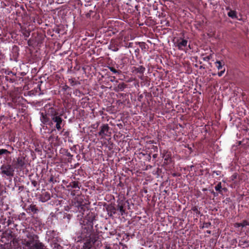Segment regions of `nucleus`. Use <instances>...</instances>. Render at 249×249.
Listing matches in <instances>:
<instances>
[{
    "instance_id": "f257e3e1",
    "label": "nucleus",
    "mask_w": 249,
    "mask_h": 249,
    "mask_svg": "<svg viewBox=\"0 0 249 249\" xmlns=\"http://www.w3.org/2000/svg\"><path fill=\"white\" fill-rule=\"evenodd\" d=\"M88 213L84 217H81L79 224L81 229L77 233V237L79 241H85L84 243V249H95L93 246L101 244L99 239L98 231L93 230V221L95 220L96 215L94 213L87 211Z\"/></svg>"
},
{
    "instance_id": "f03ea898",
    "label": "nucleus",
    "mask_w": 249,
    "mask_h": 249,
    "mask_svg": "<svg viewBox=\"0 0 249 249\" xmlns=\"http://www.w3.org/2000/svg\"><path fill=\"white\" fill-rule=\"evenodd\" d=\"M25 249H48L39 240V237L33 232L26 231L21 240Z\"/></svg>"
},
{
    "instance_id": "7ed1b4c3",
    "label": "nucleus",
    "mask_w": 249,
    "mask_h": 249,
    "mask_svg": "<svg viewBox=\"0 0 249 249\" xmlns=\"http://www.w3.org/2000/svg\"><path fill=\"white\" fill-rule=\"evenodd\" d=\"M48 114L51 117L49 125L55 124L54 127L58 131L61 130L65 124V121L62 118V114L56 107L49 106Z\"/></svg>"
},
{
    "instance_id": "20e7f679",
    "label": "nucleus",
    "mask_w": 249,
    "mask_h": 249,
    "mask_svg": "<svg viewBox=\"0 0 249 249\" xmlns=\"http://www.w3.org/2000/svg\"><path fill=\"white\" fill-rule=\"evenodd\" d=\"M15 168L10 163H4L0 167L2 177L7 179H12L15 174Z\"/></svg>"
},
{
    "instance_id": "39448f33",
    "label": "nucleus",
    "mask_w": 249,
    "mask_h": 249,
    "mask_svg": "<svg viewBox=\"0 0 249 249\" xmlns=\"http://www.w3.org/2000/svg\"><path fill=\"white\" fill-rule=\"evenodd\" d=\"M161 157L164 159L163 164L168 165L173 162L171 153L167 150H160Z\"/></svg>"
},
{
    "instance_id": "423d86ee",
    "label": "nucleus",
    "mask_w": 249,
    "mask_h": 249,
    "mask_svg": "<svg viewBox=\"0 0 249 249\" xmlns=\"http://www.w3.org/2000/svg\"><path fill=\"white\" fill-rule=\"evenodd\" d=\"M110 127L108 124H103L100 127V130L98 132V135L102 138L109 137L111 135V132L109 131Z\"/></svg>"
},
{
    "instance_id": "0eeeda50",
    "label": "nucleus",
    "mask_w": 249,
    "mask_h": 249,
    "mask_svg": "<svg viewBox=\"0 0 249 249\" xmlns=\"http://www.w3.org/2000/svg\"><path fill=\"white\" fill-rule=\"evenodd\" d=\"M48 106H46L45 107V112H42L40 113V121L42 124H50V121H51V117L48 114Z\"/></svg>"
},
{
    "instance_id": "6e6552de",
    "label": "nucleus",
    "mask_w": 249,
    "mask_h": 249,
    "mask_svg": "<svg viewBox=\"0 0 249 249\" xmlns=\"http://www.w3.org/2000/svg\"><path fill=\"white\" fill-rule=\"evenodd\" d=\"M149 149V147H146L145 149H142V151L139 153L140 158H144V160L150 162L151 160V153H148L147 149Z\"/></svg>"
},
{
    "instance_id": "1a4fd4ad",
    "label": "nucleus",
    "mask_w": 249,
    "mask_h": 249,
    "mask_svg": "<svg viewBox=\"0 0 249 249\" xmlns=\"http://www.w3.org/2000/svg\"><path fill=\"white\" fill-rule=\"evenodd\" d=\"M188 40L183 38H179L177 42V46L179 50L185 51L184 48L187 46Z\"/></svg>"
},
{
    "instance_id": "9d476101",
    "label": "nucleus",
    "mask_w": 249,
    "mask_h": 249,
    "mask_svg": "<svg viewBox=\"0 0 249 249\" xmlns=\"http://www.w3.org/2000/svg\"><path fill=\"white\" fill-rule=\"evenodd\" d=\"M25 158L22 157H19L17 159L16 168L23 169L25 165Z\"/></svg>"
},
{
    "instance_id": "9b49d317",
    "label": "nucleus",
    "mask_w": 249,
    "mask_h": 249,
    "mask_svg": "<svg viewBox=\"0 0 249 249\" xmlns=\"http://www.w3.org/2000/svg\"><path fill=\"white\" fill-rule=\"evenodd\" d=\"M40 200L42 202H45L51 199L50 193L48 192H42L39 197Z\"/></svg>"
},
{
    "instance_id": "f8f14e48",
    "label": "nucleus",
    "mask_w": 249,
    "mask_h": 249,
    "mask_svg": "<svg viewBox=\"0 0 249 249\" xmlns=\"http://www.w3.org/2000/svg\"><path fill=\"white\" fill-rule=\"evenodd\" d=\"M127 87L124 83H119L116 87H114V90L116 92L123 91Z\"/></svg>"
},
{
    "instance_id": "ddd939ff",
    "label": "nucleus",
    "mask_w": 249,
    "mask_h": 249,
    "mask_svg": "<svg viewBox=\"0 0 249 249\" xmlns=\"http://www.w3.org/2000/svg\"><path fill=\"white\" fill-rule=\"evenodd\" d=\"M247 226H249V222L246 220H243L241 223H235L233 224V226L235 228H244Z\"/></svg>"
},
{
    "instance_id": "4468645a",
    "label": "nucleus",
    "mask_w": 249,
    "mask_h": 249,
    "mask_svg": "<svg viewBox=\"0 0 249 249\" xmlns=\"http://www.w3.org/2000/svg\"><path fill=\"white\" fill-rule=\"evenodd\" d=\"M26 211L28 213H37L38 211L36 205L31 204L27 209Z\"/></svg>"
},
{
    "instance_id": "2eb2a0df",
    "label": "nucleus",
    "mask_w": 249,
    "mask_h": 249,
    "mask_svg": "<svg viewBox=\"0 0 249 249\" xmlns=\"http://www.w3.org/2000/svg\"><path fill=\"white\" fill-rule=\"evenodd\" d=\"M125 203L124 202H120L117 205V210H119L121 213V215H123L125 213V209H124Z\"/></svg>"
},
{
    "instance_id": "dca6fc26",
    "label": "nucleus",
    "mask_w": 249,
    "mask_h": 249,
    "mask_svg": "<svg viewBox=\"0 0 249 249\" xmlns=\"http://www.w3.org/2000/svg\"><path fill=\"white\" fill-rule=\"evenodd\" d=\"M80 183L78 181H71V182L67 186V187H71L72 188H75V189H80L81 185H80Z\"/></svg>"
},
{
    "instance_id": "f3484780",
    "label": "nucleus",
    "mask_w": 249,
    "mask_h": 249,
    "mask_svg": "<svg viewBox=\"0 0 249 249\" xmlns=\"http://www.w3.org/2000/svg\"><path fill=\"white\" fill-rule=\"evenodd\" d=\"M237 12L235 10H230V11H229L227 13V15L229 17L231 18L232 19H237L238 20H240V19L238 18V17L237 15Z\"/></svg>"
},
{
    "instance_id": "a211bd4d",
    "label": "nucleus",
    "mask_w": 249,
    "mask_h": 249,
    "mask_svg": "<svg viewBox=\"0 0 249 249\" xmlns=\"http://www.w3.org/2000/svg\"><path fill=\"white\" fill-rule=\"evenodd\" d=\"M77 209L79 213H80V214H78L77 215L78 217H83L84 213L83 212L85 211V206L84 205H80L78 206L77 207Z\"/></svg>"
},
{
    "instance_id": "6ab92c4d",
    "label": "nucleus",
    "mask_w": 249,
    "mask_h": 249,
    "mask_svg": "<svg viewBox=\"0 0 249 249\" xmlns=\"http://www.w3.org/2000/svg\"><path fill=\"white\" fill-rule=\"evenodd\" d=\"M145 68L142 66H140L138 67L135 68V71L137 73H139L141 74H143L145 71Z\"/></svg>"
},
{
    "instance_id": "aec40b11",
    "label": "nucleus",
    "mask_w": 249,
    "mask_h": 249,
    "mask_svg": "<svg viewBox=\"0 0 249 249\" xmlns=\"http://www.w3.org/2000/svg\"><path fill=\"white\" fill-rule=\"evenodd\" d=\"M215 64L216 67L217 68V69L218 70H221L223 69V68H224L223 67V66L224 65V62L222 63L220 61L217 60L215 62Z\"/></svg>"
},
{
    "instance_id": "412c9836",
    "label": "nucleus",
    "mask_w": 249,
    "mask_h": 249,
    "mask_svg": "<svg viewBox=\"0 0 249 249\" xmlns=\"http://www.w3.org/2000/svg\"><path fill=\"white\" fill-rule=\"evenodd\" d=\"M215 190L218 192V193L222 194V184L221 182H219L214 187Z\"/></svg>"
},
{
    "instance_id": "4be33fe9",
    "label": "nucleus",
    "mask_w": 249,
    "mask_h": 249,
    "mask_svg": "<svg viewBox=\"0 0 249 249\" xmlns=\"http://www.w3.org/2000/svg\"><path fill=\"white\" fill-rule=\"evenodd\" d=\"M11 154V152L5 149H0V158H1L2 155H5L6 156L9 155Z\"/></svg>"
},
{
    "instance_id": "5701e85b",
    "label": "nucleus",
    "mask_w": 249,
    "mask_h": 249,
    "mask_svg": "<svg viewBox=\"0 0 249 249\" xmlns=\"http://www.w3.org/2000/svg\"><path fill=\"white\" fill-rule=\"evenodd\" d=\"M191 210L193 211L194 212L196 213L197 216H198L201 213L200 211L198 210V207L196 206L192 207L191 208Z\"/></svg>"
},
{
    "instance_id": "b1692460",
    "label": "nucleus",
    "mask_w": 249,
    "mask_h": 249,
    "mask_svg": "<svg viewBox=\"0 0 249 249\" xmlns=\"http://www.w3.org/2000/svg\"><path fill=\"white\" fill-rule=\"evenodd\" d=\"M71 195L73 196H79L80 195V189H77L71 191Z\"/></svg>"
},
{
    "instance_id": "393cba45",
    "label": "nucleus",
    "mask_w": 249,
    "mask_h": 249,
    "mask_svg": "<svg viewBox=\"0 0 249 249\" xmlns=\"http://www.w3.org/2000/svg\"><path fill=\"white\" fill-rule=\"evenodd\" d=\"M108 69L109 70L112 71L113 73L116 74V73H120L121 72V71L119 70H117L113 67H108Z\"/></svg>"
},
{
    "instance_id": "a878e982",
    "label": "nucleus",
    "mask_w": 249,
    "mask_h": 249,
    "mask_svg": "<svg viewBox=\"0 0 249 249\" xmlns=\"http://www.w3.org/2000/svg\"><path fill=\"white\" fill-rule=\"evenodd\" d=\"M116 210H117V208L114 206H111L109 208V210H108V211H109L110 213H111V214H115L116 213Z\"/></svg>"
},
{
    "instance_id": "bb28decb",
    "label": "nucleus",
    "mask_w": 249,
    "mask_h": 249,
    "mask_svg": "<svg viewBox=\"0 0 249 249\" xmlns=\"http://www.w3.org/2000/svg\"><path fill=\"white\" fill-rule=\"evenodd\" d=\"M110 49L114 52H117L119 50V48L115 44H112L110 45Z\"/></svg>"
},
{
    "instance_id": "cd10ccee",
    "label": "nucleus",
    "mask_w": 249,
    "mask_h": 249,
    "mask_svg": "<svg viewBox=\"0 0 249 249\" xmlns=\"http://www.w3.org/2000/svg\"><path fill=\"white\" fill-rule=\"evenodd\" d=\"M61 133L63 134V136L65 138H69L70 133L68 131H64V130L62 131Z\"/></svg>"
},
{
    "instance_id": "c85d7f7f",
    "label": "nucleus",
    "mask_w": 249,
    "mask_h": 249,
    "mask_svg": "<svg viewBox=\"0 0 249 249\" xmlns=\"http://www.w3.org/2000/svg\"><path fill=\"white\" fill-rule=\"evenodd\" d=\"M211 226V223L209 222H204L203 225L202 226L201 228L203 229L204 228H208L210 226Z\"/></svg>"
},
{
    "instance_id": "c756f323",
    "label": "nucleus",
    "mask_w": 249,
    "mask_h": 249,
    "mask_svg": "<svg viewBox=\"0 0 249 249\" xmlns=\"http://www.w3.org/2000/svg\"><path fill=\"white\" fill-rule=\"evenodd\" d=\"M14 222V220H13V218H9L7 221H6V226H10L11 224L13 223Z\"/></svg>"
},
{
    "instance_id": "7c9ffc66",
    "label": "nucleus",
    "mask_w": 249,
    "mask_h": 249,
    "mask_svg": "<svg viewBox=\"0 0 249 249\" xmlns=\"http://www.w3.org/2000/svg\"><path fill=\"white\" fill-rule=\"evenodd\" d=\"M69 82L70 83L71 86H73L76 84V82L73 79H69Z\"/></svg>"
},
{
    "instance_id": "2f4dec72",
    "label": "nucleus",
    "mask_w": 249,
    "mask_h": 249,
    "mask_svg": "<svg viewBox=\"0 0 249 249\" xmlns=\"http://www.w3.org/2000/svg\"><path fill=\"white\" fill-rule=\"evenodd\" d=\"M69 89H70V88L67 85H65L62 87V90L64 91H66Z\"/></svg>"
},
{
    "instance_id": "473e14b6",
    "label": "nucleus",
    "mask_w": 249,
    "mask_h": 249,
    "mask_svg": "<svg viewBox=\"0 0 249 249\" xmlns=\"http://www.w3.org/2000/svg\"><path fill=\"white\" fill-rule=\"evenodd\" d=\"M225 71V68H223V69L221 70L220 71L218 72V75L219 77H221L224 74Z\"/></svg>"
},
{
    "instance_id": "72a5a7b5",
    "label": "nucleus",
    "mask_w": 249,
    "mask_h": 249,
    "mask_svg": "<svg viewBox=\"0 0 249 249\" xmlns=\"http://www.w3.org/2000/svg\"><path fill=\"white\" fill-rule=\"evenodd\" d=\"M150 149H153L154 152H158V148L157 146L152 145Z\"/></svg>"
},
{
    "instance_id": "f704fd0d",
    "label": "nucleus",
    "mask_w": 249,
    "mask_h": 249,
    "mask_svg": "<svg viewBox=\"0 0 249 249\" xmlns=\"http://www.w3.org/2000/svg\"><path fill=\"white\" fill-rule=\"evenodd\" d=\"M65 155L71 159L73 157V155L71 154L70 152L68 151V150H67L65 152Z\"/></svg>"
},
{
    "instance_id": "c9c22d12",
    "label": "nucleus",
    "mask_w": 249,
    "mask_h": 249,
    "mask_svg": "<svg viewBox=\"0 0 249 249\" xmlns=\"http://www.w3.org/2000/svg\"><path fill=\"white\" fill-rule=\"evenodd\" d=\"M212 57L211 55H208L205 57L203 58V60L206 61H208Z\"/></svg>"
},
{
    "instance_id": "e433bc0d",
    "label": "nucleus",
    "mask_w": 249,
    "mask_h": 249,
    "mask_svg": "<svg viewBox=\"0 0 249 249\" xmlns=\"http://www.w3.org/2000/svg\"><path fill=\"white\" fill-rule=\"evenodd\" d=\"M30 35V32L29 31H26L23 33V35L25 37H29Z\"/></svg>"
},
{
    "instance_id": "4c0bfd02",
    "label": "nucleus",
    "mask_w": 249,
    "mask_h": 249,
    "mask_svg": "<svg viewBox=\"0 0 249 249\" xmlns=\"http://www.w3.org/2000/svg\"><path fill=\"white\" fill-rule=\"evenodd\" d=\"M31 183L35 187H36L37 186V182L36 181V180H32L31 181Z\"/></svg>"
},
{
    "instance_id": "58836bf2",
    "label": "nucleus",
    "mask_w": 249,
    "mask_h": 249,
    "mask_svg": "<svg viewBox=\"0 0 249 249\" xmlns=\"http://www.w3.org/2000/svg\"><path fill=\"white\" fill-rule=\"evenodd\" d=\"M228 191V189L226 187H222V194L223 195V192H227Z\"/></svg>"
},
{
    "instance_id": "ea45409f",
    "label": "nucleus",
    "mask_w": 249,
    "mask_h": 249,
    "mask_svg": "<svg viewBox=\"0 0 249 249\" xmlns=\"http://www.w3.org/2000/svg\"><path fill=\"white\" fill-rule=\"evenodd\" d=\"M116 232L117 231L116 230H113L112 231L109 232V234L110 235H114L116 233Z\"/></svg>"
},
{
    "instance_id": "a19ab883",
    "label": "nucleus",
    "mask_w": 249,
    "mask_h": 249,
    "mask_svg": "<svg viewBox=\"0 0 249 249\" xmlns=\"http://www.w3.org/2000/svg\"><path fill=\"white\" fill-rule=\"evenodd\" d=\"M54 178L53 175H52L49 178V181L50 182H53Z\"/></svg>"
},
{
    "instance_id": "79ce46f5",
    "label": "nucleus",
    "mask_w": 249,
    "mask_h": 249,
    "mask_svg": "<svg viewBox=\"0 0 249 249\" xmlns=\"http://www.w3.org/2000/svg\"><path fill=\"white\" fill-rule=\"evenodd\" d=\"M5 73L10 75V74H12L13 75H15V74H14V73L12 71H8L7 72H5Z\"/></svg>"
},
{
    "instance_id": "37998d69",
    "label": "nucleus",
    "mask_w": 249,
    "mask_h": 249,
    "mask_svg": "<svg viewBox=\"0 0 249 249\" xmlns=\"http://www.w3.org/2000/svg\"><path fill=\"white\" fill-rule=\"evenodd\" d=\"M212 194H213L214 196H217L218 195L217 193H215L214 191H212Z\"/></svg>"
},
{
    "instance_id": "c03bdc74",
    "label": "nucleus",
    "mask_w": 249,
    "mask_h": 249,
    "mask_svg": "<svg viewBox=\"0 0 249 249\" xmlns=\"http://www.w3.org/2000/svg\"><path fill=\"white\" fill-rule=\"evenodd\" d=\"M246 242L245 241H239V246H241V245H243L244 244V243H245Z\"/></svg>"
},
{
    "instance_id": "a18cd8bd",
    "label": "nucleus",
    "mask_w": 249,
    "mask_h": 249,
    "mask_svg": "<svg viewBox=\"0 0 249 249\" xmlns=\"http://www.w3.org/2000/svg\"><path fill=\"white\" fill-rule=\"evenodd\" d=\"M152 157L154 159H156L158 157V154L156 153L153 154Z\"/></svg>"
},
{
    "instance_id": "49530a36",
    "label": "nucleus",
    "mask_w": 249,
    "mask_h": 249,
    "mask_svg": "<svg viewBox=\"0 0 249 249\" xmlns=\"http://www.w3.org/2000/svg\"><path fill=\"white\" fill-rule=\"evenodd\" d=\"M226 10L227 11H230V10H232V9L231 8V7L230 6H227L226 7Z\"/></svg>"
},
{
    "instance_id": "de8ad7c7",
    "label": "nucleus",
    "mask_w": 249,
    "mask_h": 249,
    "mask_svg": "<svg viewBox=\"0 0 249 249\" xmlns=\"http://www.w3.org/2000/svg\"><path fill=\"white\" fill-rule=\"evenodd\" d=\"M115 77L114 76L111 77L110 81L111 82H114L115 81Z\"/></svg>"
},
{
    "instance_id": "09e8293b",
    "label": "nucleus",
    "mask_w": 249,
    "mask_h": 249,
    "mask_svg": "<svg viewBox=\"0 0 249 249\" xmlns=\"http://www.w3.org/2000/svg\"><path fill=\"white\" fill-rule=\"evenodd\" d=\"M99 124V122L97 123V125H96V127H95V125H96L95 124H93V125H92V127H93V128H96V127L98 126Z\"/></svg>"
},
{
    "instance_id": "8fccbe9b",
    "label": "nucleus",
    "mask_w": 249,
    "mask_h": 249,
    "mask_svg": "<svg viewBox=\"0 0 249 249\" xmlns=\"http://www.w3.org/2000/svg\"><path fill=\"white\" fill-rule=\"evenodd\" d=\"M0 223L1 224H5L6 223V219H4V221L2 222V220H0Z\"/></svg>"
},
{
    "instance_id": "3c124183",
    "label": "nucleus",
    "mask_w": 249,
    "mask_h": 249,
    "mask_svg": "<svg viewBox=\"0 0 249 249\" xmlns=\"http://www.w3.org/2000/svg\"><path fill=\"white\" fill-rule=\"evenodd\" d=\"M237 240L236 239H234L232 240V244H234V243H237Z\"/></svg>"
},
{
    "instance_id": "603ef678",
    "label": "nucleus",
    "mask_w": 249,
    "mask_h": 249,
    "mask_svg": "<svg viewBox=\"0 0 249 249\" xmlns=\"http://www.w3.org/2000/svg\"><path fill=\"white\" fill-rule=\"evenodd\" d=\"M137 2H143L145 0H136ZM150 0H147V1H149Z\"/></svg>"
},
{
    "instance_id": "864d4df0",
    "label": "nucleus",
    "mask_w": 249,
    "mask_h": 249,
    "mask_svg": "<svg viewBox=\"0 0 249 249\" xmlns=\"http://www.w3.org/2000/svg\"><path fill=\"white\" fill-rule=\"evenodd\" d=\"M206 232L208 234H211V231H209V230H207L206 231Z\"/></svg>"
},
{
    "instance_id": "5fc2aeb1",
    "label": "nucleus",
    "mask_w": 249,
    "mask_h": 249,
    "mask_svg": "<svg viewBox=\"0 0 249 249\" xmlns=\"http://www.w3.org/2000/svg\"><path fill=\"white\" fill-rule=\"evenodd\" d=\"M105 249H111V247L106 246Z\"/></svg>"
},
{
    "instance_id": "6e6d98bb",
    "label": "nucleus",
    "mask_w": 249,
    "mask_h": 249,
    "mask_svg": "<svg viewBox=\"0 0 249 249\" xmlns=\"http://www.w3.org/2000/svg\"><path fill=\"white\" fill-rule=\"evenodd\" d=\"M132 44H133L132 43H129L128 47H131Z\"/></svg>"
},
{
    "instance_id": "4d7b16f0",
    "label": "nucleus",
    "mask_w": 249,
    "mask_h": 249,
    "mask_svg": "<svg viewBox=\"0 0 249 249\" xmlns=\"http://www.w3.org/2000/svg\"><path fill=\"white\" fill-rule=\"evenodd\" d=\"M154 141H150L148 142H149V143H154Z\"/></svg>"
},
{
    "instance_id": "13d9d810",
    "label": "nucleus",
    "mask_w": 249,
    "mask_h": 249,
    "mask_svg": "<svg viewBox=\"0 0 249 249\" xmlns=\"http://www.w3.org/2000/svg\"><path fill=\"white\" fill-rule=\"evenodd\" d=\"M70 217H71L70 214H68V218L69 219H70Z\"/></svg>"
},
{
    "instance_id": "bf43d9fd",
    "label": "nucleus",
    "mask_w": 249,
    "mask_h": 249,
    "mask_svg": "<svg viewBox=\"0 0 249 249\" xmlns=\"http://www.w3.org/2000/svg\"><path fill=\"white\" fill-rule=\"evenodd\" d=\"M177 176L176 174H173V176L175 177V176Z\"/></svg>"
},
{
    "instance_id": "052dcab7",
    "label": "nucleus",
    "mask_w": 249,
    "mask_h": 249,
    "mask_svg": "<svg viewBox=\"0 0 249 249\" xmlns=\"http://www.w3.org/2000/svg\"><path fill=\"white\" fill-rule=\"evenodd\" d=\"M140 98H142V95H141L139 97Z\"/></svg>"
},
{
    "instance_id": "680f3d73",
    "label": "nucleus",
    "mask_w": 249,
    "mask_h": 249,
    "mask_svg": "<svg viewBox=\"0 0 249 249\" xmlns=\"http://www.w3.org/2000/svg\"><path fill=\"white\" fill-rule=\"evenodd\" d=\"M236 176H233V178H236Z\"/></svg>"
}]
</instances>
